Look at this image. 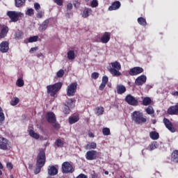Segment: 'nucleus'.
I'll return each mask as SVG.
<instances>
[{
    "label": "nucleus",
    "mask_w": 178,
    "mask_h": 178,
    "mask_svg": "<svg viewBox=\"0 0 178 178\" xmlns=\"http://www.w3.org/2000/svg\"><path fill=\"white\" fill-rule=\"evenodd\" d=\"M126 91V87L123 85H118L117 86V92L118 94L122 95L124 94V92Z\"/></svg>",
    "instance_id": "c85d7f7f"
},
{
    "label": "nucleus",
    "mask_w": 178,
    "mask_h": 178,
    "mask_svg": "<svg viewBox=\"0 0 178 178\" xmlns=\"http://www.w3.org/2000/svg\"><path fill=\"white\" fill-rule=\"evenodd\" d=\"M163 123L165 126L166 129H168L171 133L176 132V129L173 127V124H172V122L169 120V119L164 118L163 120Z\"/></svg>",
    "instance_id": "f8f14e48"
},
{
    "label": "nucleus",
    "mask_w": 178,
    "mask_h": 178,
    "mask_svg": "<svg viewBox=\"0 0 178 178\" xmlns=\"http://www.w3.org/2000/svg\"><path fill=\"white\" fill-rule=\"evenodd\" d=\"M62 86L63 83L62 82H58L53 85H49L47 86V94H50V96L55 97L59 91H60V88H62Z\"/></svg>",
    "instance_id": "7ed1b4c3"
},
{
    "label": "nucleus",
    "mask_w": 178,
    "mask_h": 178,
    "mask_svg": "<svg viewBox=\"0 0 178 178\" xmlns=\"http://www.w3.org/2000/svg\"><path fill=\"white\" fill-rule=\"evenodd\" d=\"M105 87H106V83H103L102 82V83L100 84V86L99 87V90H100V91H104V89L105 88Z\"/></svg>",
    "instance_id": "6e6d98bb"
},
{
    "label": "nucleus",
    "mask_w": 178,
    "mask_h": 178,
    "mask_svg": "<svg viewBox=\"0 0 178 178\" xmlns=\"http://www.w3.org/2000/svg\"><path fill=\"white\" fill-rule=\"evenodd\" d=\"M34 8L36 12H38L40 9H41V6H40V3H34Z\"/></svg>",
    "instance_id": "864d4df0"
},
{
    "label": "nucleus",
    "mask_w": 178,
    "mask_h": 178,
    "mask_svg": "<svg viewBox=\"0 0 178 178\" xmlns=\"http://www.w3.org/2000/svg\"><path fill=\"white\" fill-rule=\"evenodd\" d=\"M10 143H9V140L0 137V149L3 151H9L10 149Z\"/></svg>",
    "instance_id": "423d86ee"
},
{
    "label": "nucleus",
    "mask_w": 178,
    "mask_h": 178,
    "mask_svg": "<svg viewBox=\"0 0 178 178\" xmlns=\"http://www.w3.org/2000/svg\"><path fill=\"white\" fill-rule=\"evenodd\" d=\"M152 123L153 124H155V123H156V120H153Z\"/></svg>",
    "instance_id": "774afa93"
},
{
    "label": "nucleus",
    "mask_w": 178,
    "mask_h": 178,
    "mask_svg": "<svg viewBox=\"0 0 178 178\" xmlns=\"http://www.w3.org/2000/svg\"><path fill=\"white\" fill-rule=\"evenodd\" d=\"M74 172V168H73V165L70 164L68 161H65L62 164V172L63 173H73Z\"/></svg>",
    "instance_id": "1a4fd4ad"
},
{
    "label": "nucleus",
    "mask_w": 178,
    "mask_h": 178,
    "mask_svg": "<svg viewBox=\"0 0 178 178\" xmlns=\"http://www.w3.org/2000/svg\"><path fill=\"white\" fill-rule=\"evenodd\" d=\"M92 13V10L91 8H85L82 13V17H88Z\"/></svg>",
    "instance_id": "bb28decb"
},
{
    "label": "nucleus",
    "mask_w": 178,
    "mask_h": 178,
    "mask_svg": "<svg viewBox=\"0 0 178 178\" xmlns=\"http://www.w3.org/2000/svg\"><path fill=\"white\" fill-rule=\"evenodd\" d=\"M58 170L55 165H49L47 169V173L49 176H56Z\"/></svg>",
    "instance_id": "dca6fc26"
},
{
    "label": "nucleus",
    "mask_w": 178,
    "mask_h": 178,
    "mask_svg": "<svg viewBox=\"0 0 178 178\" xmlns=\"http://www.w3.org/2000/svg\"><path fill=\"white\" fill-rule=\"evenodd\" d=\"M90 6L91 8H97V6H98V0H92Z\"/></svg>",
    "instance_id": "09e8293b"
},
{
    "label": "nucleus",
    "mask_w": 178,
    "mask_h": 178,
    "mask_svg": "<svg viewBox=\"0 0 178 178\" xmlns=\"http://www.w3.org/2000/svg\"><path fill=\"white\" fill-rule=\"evenodd\" d=\"M152 103V100L151 99V97H144L143 99L142 105H144V106H148V105H151Z\"/></svg>",
    "instance_id": "a878e982"
},
{
    "label": "nucleus",
    "mask_w": 178,
    "mask_h": 178,
    "mask_svg": "<svg viewBox=\"0 0 178 178\" xmlns=\"http://www.w3.org/2000/svg\"><path fill=\"white\" fill-rule=\"evenodd\" d=\"M102 133L104 136H109L111 134V129L109 128H103Z\"/></svg>",
    "instance_id": "c03bdc74"
},
{
    "label": "nucleus",
    "mask_w": 178,
    "mask_h": 178,
    "mask_svg": "<svg viewBox=\"0 0 178 178\" xmlns=\"http://www.w3.org/2000/svg\"><path fill=\"white\" fill-rule=\"evenodd\" d=\"M156 148H158V142H153L149 145L150 151H154V149H156Z\"/></svg>",
    "instance_id": "a19ab883"
},
{
    "label": "nucleus",
    "mask_w": 178,
    "mask_h": 178,
    "mask_svg": "<svg viewBox=\"0 0 178 178\" xmlns=\"http://www.w3.org/2000/svg\"><path fill=\"white\" fill-rule=\"evenodd\" d=\"M46 119L48 123L54 124L56 122V117L55 116V113L52 112H49L47 113Z\"/></svg>",
    "instance_id": "4468645a"
},
{
    "label": "nucleus",
    "mask_w": 178,
    "mask_h": 178,
    "mask_svg": "<svg viewBox=\"0 0 178 178\" xmlns=\"http://www.w3.org/2000/svg\"><path fill=\"white\" fill-rule=\"evenodd\" d=\"M89 136H90V137H94V134L90 133V134H89Z\"/></svg>",
    "instance_id": "338daca9"
},
{
    "label": "nucleus",
    "mask_w": 178,
    "mask_h": 178,
    "mask_svg": "<svg viewBox=\"0 0 178 178\" xmlns=\"http://www.w3.org/2000/svg\"><path fill=\"white\" fill-rule=\"evenodd\" d=\"M108 81H109V78L106 76H104L102 79V83L106 85L108 84Z\"/></svg>",
    "instance_id": "3c124183"
},
{
    "label": "nucleus",
    "mask_w": 178,
    "mask_h": 178,
    "mask_svg": "<svg viewBox=\"0 0 178 178\" xmlns=\"http://www.w3.org/2000/svg\"><path fill=\"white\" fill-rule=\"evenodd\" d=\"M63 112L65 115H69V113H70V108H69V106L65 104Z\"/></svg>",
    "instance_id": "37998d69"
},
{
    "label": "nucleus",
    "mask_w": 178,
    "mask_h": 178,
    "mask_svg": "<svg viewBox=\"0 0 178 178\" xmlns=\"http://www.w3.org/2000/svg\"><path fill=\"white\" fill-rule=\"evenodd\" d=\"M38 13L36 14V17H38V19H42V17H44V11H37Z\"/></svg>",
    "instance_id": "de8ad7c7"
},
{
    "label": "nucleus",
    "mask_w": 178,
    "mask_h": 178,
    "mask_svg": "<svg viewBox=\"0 0 178 178\" xmlns=\"http://www.w3.org/2000/svg\"><path fill=\"white\" fill-rule=\"evenodd\" d=\"M66 106H68L70 109L74 108L76 106V99L73 98L68 100Z\"/></svg>",
    "instance_id": "393cba45"
},
{
    "label": "nucleus",
    "mask_w": 178,
    "mask_h": 178,
    "mask_svg": "<svg viewBox=\"0 0 178 178\" xmlns=\"http://www.w3.org/2000/svg\"><path fill=\"white\" fill-rule=\"evenodd\" d=\"M26 15L28 16H33V15H34V9L29 8L26 12Z\"/></svg>",
    "instance_id": "49530a36"
},
{
    "label": "nucleus",
    "mask_w": 178,
    "mask_h": 178,
    "mask_svg": "<svg viewBox=\"0 0 178 178\" xmlns=\"http://www.w3.org/2000/svg\"><path fill=\"white\" fill-rule=\"evenodd\" d=\"M47 162V156L45 150L41 149L36 157V168L34 170L35 175H38L41 172V169L45 166Z\"/></svg>",
    "instance_id": "f257e3e1"
},
{
    "label": "nucleus",
    "mask_w": 178,
    "mask_h": 178,
    "mask_svg": "<svg viewBox=\"0 0 178 178\" xmlns=\"http://www.w3.org/2000/svg\"><path fill=\"white\" fill-rule=\"evenodd\" d=\"M9 51V42L8 41H3L0 44V52L2 54H6Z\"/></svg>",
    "instance_id": "ddd939ff"
},
{
    "label": "nucleus",
    "mask_w": 178,
    "mask_h": 178,
    "mask_svg": "<svg viewBox=\"0 0 178 178\" xmlns=\"http://www.w3.org/2000/svg\"><path fill=\"white\" fill-rule=\"evenodd\" d=\"M72 9H73V4H72L71 3H68L67 5V10H72Z\"/></svg>",
    "instance_id": "bf43d9fd"
},
{
    "label": "nucleus",
    "mask_w": 178,
    "mask_h": 178,
    "mask_svg": "<svg viewBox=\"0 0 178 178\" xmlns=\"http://www.w3.org/2000/svg\"><path fill=\"white\" fill-rule=\"evenodd\" d=\"M54 3H56L58 6H62L63 5V0H54Z\"/></svg>",
    "instance_id": "603ef678"
},
{
    "label": "nucleus",
    "mask_w": 178,
    "mask_h": 178,
    "mask_svg": "<svg viewBox=\"0 0 178 178\" xmlns=\"http://www.w3.org/2000/svg\"><path fill=\"white\" fill-rule=\"evenodd\" d=\"M0 169H3V165L0 162ZM0 176H2V171L0 170Z\"/></svg>",
    "instance_id": "e2e57ef3"
},
{
    "label": "nucleus",
    "mask_w": 178,
    "mask_h": 178,
    "mask_svg": "<svg viewBox=\"0 0 178 178\" xmlns=\"http://www.w3.org/2000/svg\"><path fill=\"white\" fill-rule=\"evenodd\" d=\"M7 16L10 17V22L16 23L19 21V17H22V13L16 11H8Z\"/></svg>",
    "instance_id": "0eeeda50"
},
{
    "label": "nucleus",
    "mask_w": 178,
    "mask_h": 178,
    "mask_svg": "<svg viewBox=\"0 0 178 178\" xmlns=\"http://www.w3.org/2000/svg\"><path fill=\"white\" fill-rule=\"evenodd\" d=\"M65 75V70H60L57 73H56V76L57 77H58L59 79L62 78L63 76Z\"/></svg>",
    "instance_id": "a18cd8bd"
},
{
    "label": "nucleus",
    "mask_w": 178,
    "mask_h": 178,
    "mask_svg": "<svg viewBox=\"0 0 178 178\" xmlns=\"http://www.w3.org/2000/svg\"><path fill=\"white\" fill-rule=\"evenodd\" d=\"M6 168L8 170H12V169H13V164H12V163H7Z\"/></svg>",
    "instance_id": "5fc2aeb1"
},
{
    "label": "nucleus",
    "mask_w": 178,
    "mask_h": 178,
    "mask_svg": "<svg viewBox=\"0 0 178 178\" xmlns=\"http://www.w3.org/2000/svg\"><path fill=\"white\" fill-rule=\"evenodd\" d=\"M53 127H54V129H56V130H59V129H60V124H59L58 123H55L53 125Z\"/></svg>",
    "instance_id": "052dcab7"
},
{
    "label": "nucleus",
    "mask_w": 178,
    "mask_h": 178,
    "mask_svg": "<svg viewBox=\"0 0 178 178\" xmlns=\"http://www.w3.org/2000/svg\"><path fill=\"white\" fill-rule=\"evenodd\" d=\"M48 24H49V19H47L40 25L38 28L39 31H45L48 29Z\"/></svg>",
    "instance_id": "aec40b11"
},
{
    "label": "nucleus",
    "mask_w": 178,
    "mask_h": 178,
    "mask_svg": "<svg viewBox=\"0 0 178 178\" xmlns=\"http://www.w3.org/2000/svg\"><path fill=\"white\" fill-rule=\"evenodd\" d=\"M4 120L5 114H3V112H2V108L0 107V126H2Z\"/></svg>",
    "instance_id": "4c0bfd02"
},
{
    "label": "nucleus",
    "mask_w": 178,
    "mask_h": 178,
    "mask_svg": "<svg viewBox=\"0 0 178 178\" xmlns=\"http://www.w3.org/2000/svg\"><path fill=\"white\" fill-rule=\"evenodd\" d=\"M29 134L30 137H32V138H35V140H38V138H40V134L35 133L33 129H30L29 131Z\"/></svg>",
    "instance_id": "cd10ccee"
},
{
    "label": "nucleus",
    "mask_w": 178,
    "mask_h": 178,
    "mask_svg": "<svg viewBox=\"0 0 178 178\" xmlns=\"http://www.w3.org/2000/svg\"><path fill=\"white\" fill-rule=\"evenodd\" d=\"M19 102H20V99H19L18 97H14V99L10 101V104L12 106H16Z\"/></svg>",
    "instance_id": "58836bf2"
},
{
    "label": "nucleus",
    "mask_w": 178,
    "mask_h": 178,
    "mask_svg": "<svg viewBox=\"0 0 178 178\" xmlns=\"http://www.w3.org/2000/svg\"><path fill=\"white\" fill-rule=\"evenodd\" d=\"M125 101L129 105H131L132 106H138V100L131 95H127L125 97Z\"/></svg>",
    "instance_id": "9b49d317"
},
{
    "label": "nucleus",
    "mask_w": 178,
    "mask_h": 178,
    "mask_svg": "<svg viewBox=\"0 0 178 178\" xmlns=\"http://www.w3.org/2000/svg\"><path fill=\"white\" fill-rule=\"evenodd\" d=\"M8 33H9V28L6 26H3L0 32V38H5V37L8 35Z\"/></svg>",
    "instance_id": "412c9836"
},
{
    "label": "nucleus",
    "mask_w": 178,
    "mask_h": 178,
    "mask_svg": "<svg viewBox=\"0 0 178 178\" xmlns=\"http://www.w3.org/2000/svg\"><path fill=\"white\" fill-rule=\"evenodd\" d=\"M76 178H88V177H87V175L81 173L79 175H78Z\"/></svg>",
    "instance_id": "680f3d73"
},
{
    "label": "nucleus",
    "mask_w": 178,
    "mask_h": 178,
    "mask_svg": "<svg viewBox=\"0 0 178 178\" xmlns=\"http://www.w3.org/2000/svg\"><path fill=\"white\" fill-rule=\"evenodd\" d=\"M37 50H38V47H32L29 50V52H30V54H34V52H35V51H37Z\"/></svg>",
    "instance_id": "4d7b16f0"
},
{
    "label": "nucleus",
    "mask_w": 178,
    "mask_h": 178,
    "mask_svg": "<svg viewBox=\"0 0 178 178\" xmlns=\"http://www.w3.org/2000/svg\"><path fill=\"white\" fill-rule=\"evenodd\" d=\"M149 137L152 140H158L159 138V134L156 131H152L149 133Z\"/></svg>",
    "instance_id": "473e14b6"
},
{
    "label": "nucleus",
    "mask_w": 178,
    "mask_h": 178,
    "mask_svg": "<svg viewBox=\"0 0 178 178\" xmlns=\"http://www.w3.org/2000/svg\"><path fill=\"white\" fill-rule=\"evenodd\" d=\"M91 77L94 80H97V79H98V77H99V73H98V72H93L91 74Z\"/></svg>",
    "instance_id": "8fccbe9b"
},
{
    "label": "nucleus",
    "mask_w": 178,
    "mask_h": 178,
    "mask_svg": "<svg viewBox=\"0 0 178 178\" xmlns=\"http://www.w3.org/2000/svg\"><path fill=\"white\" fill-rule=\"evenodd\" d=\"M172 95H174V97H178V91H175L172 93Z\"/></svg>",
    "instance_id": "0e129e2a"
},
{
    "label": "nucleus",
    "mask_w": 178,
    "mask_h": 178,
    "mask_svg": "<svg viewBox=\"0 0 178 178\" xmlns=\"http://www.w3.org/2000/svg\"><path fill=\"white\" fill-rule=\"evenodd\" d=\"M131 120L136 124H144L147 123V118L144 117V113L141 111H134L131 115Z\"/></svg>",
    "instance_id": "f03ea898"
},
{
    "label": "nucleus",
    "mask_w": 178,
    "mask_h": 178,
    "mask_svg": "<svg viewBox=\"0 0 178 178\" xmlns=\"http://www.w3.org/2000/svg\"><path fill=\"white\" fill-rule=\"evenodd\" d=\"M77 82H74L70 84L67 88V97H74L77 91Z\"/></svg>",
    "instance_id": "39448f33"
},
{
    "label": "nucleus",
    "mask_w": 178,
    "mask_h": 178,
    "mask_svg": "<svg viewBox=\"0 0 178 178\" xmlns=\"http://www.w3.org/2000/svg\"><path fill=\"white\" fill-rule=\"evenodd\" d=\"M122 6V3H120V1H114L111 6L108 7V10H118Z\"/></svg>",
    "instance_id": "6ab92c4d"
},
{
    "label": "nucleus",
    "mask_w": 178,
    "mask_h": 178,
    "mask_svg": "<svg viewBox=\"0 0 178 178\" xmlns=\"http://www.w3.org/2000/svg\"><path fill=\"white\" fill-rule=\"evenodd\" d=\"M16 8H22L24 3H26V0H15Z\"/></svg>",
    "instance_id": "f704fd0d"
},
{
    "label": "nucleus",
    "mask_w": 178,
    "mask_h": 178,
    "mask_svg": "<svg viewBox=\"0 0 178 178\" xmlns=\"http://www.w3.org/2000/svg\"><path fill=\"white\" fill-rule=\"evenodd\" d=\"M111 40V33L105 32L100 38V41L102 44H108Z\"/></svg>",
    "instance_id": "2eb2a0df"
},
{
    "label": "nucleus",
    "mask_w": 178,
    "mask_h": 178,
    "mask_svg": "<svg viewBox=\"0 0 178 178\" xmlns=\"http://www.w3.org/2000/svg\"><path fill=\"white\" fill-rule=\"evenodd\" d=\"M138 23L140 26H143L144 27H145V26H147V19H145V18L143 17H140L138 18Z\"/></svg>",
    "instance_id": "72a5a7b5"
},
{
    "label": "nucleus",
    "mask_w": 178,
    "mask_h": 178,
    "mask_svg": "<svg viewBox=\"0 0 178 178\" xmlns=\"http://www.w3.org/2000/svg\"><path fill=\"white\" fill-rule=\"evenodd\" d=\"M28 41L29 42H37V41H38V35L31 36L28 39Z\"/></svg>",
    "instance_id": "79ce46f5"
},
{
    "label": "nucleus",
    "mask_w": 178,
    "mask_h": 178,
    "mask_svg": "<svg viewBox=\"0 0 178 178\" xmlns=\"http://www.w3.org/2000/svg\"><path fill=\"white\" fill-rule=\"evenodd\" d=\"M171 161L175 163H178V150H174L171 154Z\"/></svg>",
    "instance_id": "4be33fe9"
},
{
    "label": "nucleus",
    "mask_w": 178,
    "mask_h": 178,
    "mask_svg": "<svg viewBox=\"0 0 178 178\" xmlns=\"http://www.w3.org/2000/svg\"><path fill=\"white\" fill-rule=\"evenodd\" d=\"M79 120H80V117L79 115H73L68 119L70 124H74V123H77Z\"/></svg>",
    "instance_id": "5701e85b"
},
{
    "label": "nucleus",
    "mask_w": 178,
    "mask_h": 178,
    "mask_svg": "<svg viewBox=\"0 0 178 178\" xmlns=\"http://www.w3.org/2000/svg\"><path fill=\"white\" fill-rule=\"evenodd\" d=\"M14 37H15L16 40H22V38H23V33H22V31H20V30H17L15 33Z\"/></svg>",
    "instance_id": "c756f323"
},
{
    "label": "nucleus",
    "mask_w": 178,
    "mask_h": 178,
    "mask_svg": "<svg viewBox=\"0 0 178 178\" xmlns=\"http://www.w3.org/2000/svg\"><path fill=\"white\" fill-rule=\"evenodd\" d=\"M67 59H69V60H73V59H74L76 58V54H74V51L73 50H70L67 54Z\"/></svg>",
    "instance_id": "2f4dec72"
},
{
    "label": "nucleus",
    "mask_w": 178,
    "mask_h": 178,
    "mask_svg": "<svg viewBox=\"0 0 178 178\" xmlns=\"http://www.w3.org/2000/svg\"><path fill=\"white\" fill-rule=\"evenodd\" d=\"M147 81V76L145 75H140L136 78L135 83L136 86H143Z\"/></svg>",
    "instance_id": "a211bd4d"
},
{
    "label": "nucleus",
    "mask_w": 178,
    "mask_h": 178,
    "mask_svg": "<svg viewBox=\"0 0 178 178\" xmlns=\"http://www.w3.org/2000/svg\"><path fill=\"white\" fill-rule=\"evenodd\" d=\"M111 65L112 67L110 68L108 71L112 74V76H114L115 77H119V76H122V73L119 72V70H121L122 69V65H120V63L115 61L111 63Z\"/></svg>",
    "instance_id": "20e7f679"
},
{
    "label": "nucleus",
    "mask_w": 178,
    "mask_h": 178,
    "mask_svg": "<svg viewBox=\"0 0 178 178\" xmlns=\"http://www.w3.org/2000/svg\"><path fill=\"white\" fill-rule=\"evenodd\" d=\"M70 15H72V13H67V14L65 15L66 17H70Z\"/></svg>",
    "instance_id": "69168bd1"
},
{
    "label": "nucleus",
    "mask_w": 178,
    "mask_h": 178,
    "mask_svg": "<svg viewBox=\"0 0 178 178\" xmlns=\"http://www.w3.org/2000/svg\"><path fill=\"white\" fill-rule=\"evenodd\" d=\"M144 72V69L141 67H134L131 68L129 73H124V76H138V74H141Z\"/></svg>",
    "instance_id": "6e6552de"
},
{
    "label": "nucleus",
    "mask_w": 178,
    "mask_h": 178,
    "mask_svg": "<svg viewBox=\"0 0 178 178\" xmlns=\"http://www.w3.org/2000/svg\"><path fill=\"white\" fill-rule=\"evenodd\" d=\"M145 112L147 115H154L155 113V111L152 106H148L147 108H145Z\"/></svg>",
    "instance_id": "c9c22d12"
},
{
    "label": "nucleus",
    "mask_w": 178,
    "mask_h": 178,
    "mask_svg": "<svg viewBox=\"0 0 178 178\" xmlns=\"http://www.w3.org/2000/svg\"><path fill=\"white\" fill-rule=\"evenodd\" d=\"M167 112L168 115H178V103L175 106H170Z\"/></svg>",
    "instance_id": "f3484780"
},
{
    "label": "nucleus",
    "mask_w": 178,
    "mask_h": 178,
    "mask_svg": "<svg viewBox=\"0 0 178 178\" xmlns=\"http://www.w3.org/2000/svg\"><path fill=\"white\" fill-rule=\"evenodd\" d=\"M16 86H17V87H23V86H24V81L23 80L22 78H19L17 80Z\"/></svg>",
    "instance_id": "ea45409f"
},
{
    "label": "nucleus",
    "mask_w": 178,
    "mask_h": 178,
    "mask_svg": "<svg viewBox=\"0 0 178 178\" xmlns=\"http://www.w3.org/2000/svg\"><path fill=\"white\" fill-rule=\"evenodd\" d=\"M96 115H104V107H97L95 108Z\"/></svg>",
    "instance_id": "e433bc0d"
},
{
    "label": "nucleus",
    "mask_w": 178,
    "mask_h": 178,
    "mask_svg": "<svg viewBox=\"0 0 178 178\" xmlns=\"http://www.w3.org/2000/svg\"><path fill=\"white\" fill-rule=\"evenodd\" d=\"M92 178H98V174L95 172V170L92 171V173L91 174Z\"/></svg>",
    "instance_id": "13d9d810"
},
{
    "label": "nucleus",
    "mask_w": 178,
    "mask_h": 178,
    "mask_svg": "<svg viewBox=\"0 0 178 178\" xmlns=\"http://www.w3.org/2000/svg\"><path fill=\"white\" fill-rule=\"evenodd\" d=\"M54 144L58 147V148H63V145H65V141L62 140V139L58 138L55 141Z\"/></svg>",
    "instance_id": "7c9ffc66"
},
{
    "label": "nucleus",
    "mask_w": 178,
    "mask_h": 178,
    "mask_svg": "<svg viewBox=\"0 0 178 178\" xmlns=\"http://www.w3.org/2000/svg\"><path fill=\"white\" fill-rule=\"evenodd\" d=\"M87 161H95L98 158V152L97 150H89L85 154Z\"/></svg>",
    "instance_id": "9d476101"
},
{
    "label": "nucleus",
    "mask_w": 178,
    "mask_h": 178,
    "mask_svg": "<svg viewBox=\"0 0 178 178\" xmlns=\"http://www.w3.org/2000/svg\"><path fill=\"white\" fill-rule=\"evenodd\" d=\"M85 149H95L97 148V143L95 142L88 143L84 146Z\"/></svg>",
    "instance_id": "b1692460"
}]
</instances>
